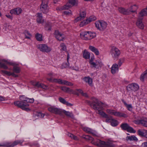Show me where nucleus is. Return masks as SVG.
Segmentation results:
<instances>
[{
  "label": "nucleus",
  "mask_w": 147,
  "mask_h": 147,
  "mask_svg": "<svg viewBox=\"0 0 147 147\" xmlns=\"http://www.w3.org/2000/svg\"><path fill=\"white\" fill-rule=\"evenodd\" d=\"M92 100L93 101V104L91 105V106L95 110L97 111V113L101 117L106 118V122L111 123L113 119V118L111 116L109 117L107 114L102 111L104 108L107 107V105L98 101L95 98H92Z\"/></svg>",
  "instance_id": "1"
},
{
  "label": "nucleus",
  "mask_w": 147,
  "mask_h": 147,
  "mask_svg": "<svg viewBox=\"0 0 147 147\" xmlns=\"http://www.w3.org/2000/svg\"><path fill=\"white\" fill-rule=\"evenodd\" d=\"M28 98L24 96H20V99L21 101H18L14 102V104L16 106L20 108L22 110L28 111L29 109L27 107L29 105L27 102Z\"/></svg>",
  "instance_id": "2"
},
{
  "label": "nucleus",
  "mask_w": 147,
  "mask_h": 147,
  "mask_svg": "<svg viewBox=\"0 0 147 147\" xmlns=\"http://www.w3.org/2000/svg\"><path fill=\"white\" fill-rule=\"evenodd\" d=\"M114 142L110 140H108L106 142L98 140L96 142H93L92 143L101 147H115L116 145L113 144Z\"/></svg>",
  "instance_id": "3"
},
{
  "label": "nucleus",
  "mask_w": 147,
  "mask_h": 147,
  "mask_svg": "<svg viewBox=\"0 0 147 147\" xmlns=\"http://www.w3.org/2000/svg\"><path fill=\"white\" fill-rule=\"evenodd\" d=\"M23 142V140H17L12 143L6 142L2 144H0V146H6L7 147H13L18 144L22 146V143Z\"/></svg>",
  "instance_id": "4"
},
{
  "label": "nucleus",
  "mask_w": 147,
  "mask_h": 147,
  "mask_svg": "<svg viewBox=\"0 0 147 147\" xmlns=\"http://www.w3.org/2000/svg\"><path fill=\"white\" fill-rule=\"evenodd\" d=\"M77 0H69V3L64 5V6L59 7L57 8V9L61 10L64 9H67L69 8L71 5L74 6L77 5Z\"/></svg>",
  "instance_id": "5"
},
{
  "label": "nucleus",
  "mask_w": 147,
  "mask_h": 147,
  "mask_svg": "<svg viewBox=\"0 0 147 147\" xmlns=\"http://www.w3.org/2000/svg\"><path fill=\"white\" fill-rule=\"evenodd\" d=\"M107 112L108 113L111 115H113L117 117H123L125 118L127 117V115L126 114L117 111L113 110L107 109Z\"/></svg>",
  "instance_id": "6"
},
{
  "label": "nucleus",
  "mask_w": 147,
  "mask_h": 147,
  "mask_svg": "<svg viewBox=\"0 0 147 147\" xmlns=\"http://www.w3.org/2000/svg\"><path fill=\"white\" fill-rule=\"evenodd\" d=\"M48 111L51 113L55 114L60 115L62 113V110L58 108L55 106H51L48 108Z\"/></svg>",
  "instance_id": "7"
},
{
  "label": "nucleus",
  "mask_w": 147,
  "mask_h": 147,
  "mask_svg": "<svg viewBox=\"0 0 147 147\" xmlns=\"http://www.w3.org/2000/svg\"><path fill=\"white\" fill-rule=\"evenodd\" d=\"M110 53L113 58H116L120 55V51L116 47L113 46L111 47Z\"/></svg>",
  "instance_id": "8"
},
{
  "label": "nucleus",
  "mask_w": 147,
  "mask_h": 147,
  "mask_svg": "<svg viewBox=\"0 0 147 147\" xmlns=\"http://www.w3.org/2000/svg\"><path fill=\"white\" fill-rule=\"evenodd\" d=\"M96 27L98 29L102 30L106 28L107 24L103 21H98L95 23Z\"/></svg>",
  "instance_id": "9"
},
{
  "label": "nucleus",
  "mask_w": 147,
  "mask_h": 147,
  "mask_svg": "<svg viewBox=\"0 0 147 147\" xmlns=\"http://www.w3.org/2000/svg\"><path fill=\"white\" fill-rule=\"evenodd\" d=\"M38 48L41 51L48 53L50 51L51 49L45 44H40L38 46Z\"/></svg>",
  "instance_id": "10"
},
{
  "label": "nucleus",
  "mask_w": 147,
  "mask_h": 147,
  "mask_svg": "<svg viewBox=\"0 0 147 147\" xmlns=\"http://www.w3.org/2000/svg\"><path fill=\"white\" fill-rule=\"evenodd\" d=\"M90 64L91 68L96 69L99 67H101L103 65L101 61L100 60L96 61L95 63L94 62H91Z\"/></svg>",
  "instance_id": "11"
},
{
  "label": "nucleus",
  "mask_w": 147,
  "mask_h": 147,
  "mask_svg": "<svg viewBox=\"0 0 147 147\" xmlns=\"http://www.w3.org/2000/svg\"><path fill=\"white\" fill-rule=\"evenodd\" d=\"M6 64L9 65H13V63L11 62H9L5 60H2L1 62L0 61V67L5 69H8V67L6 65Z\"/></svg>",
  "instance_id": "12"
},
{
  "label": "nucleus",
  "mask_w": 147,
  "mask_h": 147,
  "mask_svg": "<svg viewBox=\"0 0 147 147\" xmlns=\"http://www.w3.org/2000/svg\"><path fill=\"white\" fill-rule=\"evenodd\" d=\"M31 84L34 86L37 87L38 88H41L45 89L48 88L47 86L43 84L40 83L38 82L35 81H32Z\"/></svg>",
  "instance_id": "13"
},
{
  "label": "nucleus",
  "mask_w": 147,
  "mask_h": 147,
  "mask_svg": "<svg viewBox=\"0 0 147 147\" xmlns=\"http://www.w3.org/2000/svg\"><path fill=\"white\" fill-rule=\"evenodd\" d=\"M138 6L136 4L131 5L128 9V11L129 14L131 13H136L138 8Z\"/></svg>",
  "instance_id": "14"
},
{
  "label": "nucleus",
  "mask_w": 147,
  "mask_h": 147,
  "mask_svg": "<svg viewBox=\"0 0 147 147\" xmlns=\"http://www.w3.org/2000/svg\"><path fill=\"white\" fill-rule=\"evenodd\" d=\"M86 15V13L85 11H82L80 12V16L74 20V23H77L83 19H84Z\"/></svg>",
  "instance_id": "15"
},
{
  "label": "nucleus",
  "mask_w": 147,
  "mask_h": 147,
  "mask_svg": "<svg viewBox=\"0 0 147 147\" xmlns=\"http://www.w3.org/2000/svg\"><path fill=\"white\" fill-rule=\"evenodd\" d=\"M48 80L49 81L52 82L58 83L59 84L65 85L67 82V81L62 80L60 79H53L51 78L48 79Z\"/></svg>",
  "instance_id": "16"
},
{
  "label": "nucleus",
  "mask_w": 147,
  "mask_h": 147,
  "mask_svg": "<svg viewBox=\"0 0 147 147\" xmlns=\"http://www.w3.org/2000/svg\"><path fill=\"white\" fill-rule=\"evenodd\" d=\"M54 35L56 38L59 40H63L64 37L63 34L58 30L55 31Z\"/></svg>",
  "instance_id": "17"
},
{
  "label": "nucleus",
  "mask_w": 147,
  "mask_h": 147,
  "mask_svg": "<svg viewBox=\"0 0 147 147\" xmlns=\"http://www.w3.org/2000/svg\"><path fill=\"white\" fill-rule=\"evenodd\" d=\"M22 11V10L20 7H18L11 9L10 13L11 14L19 15L21 14Z\"/></svg>",
  "instance_id": "18"
},
{
  "label": "nucleus",
  "mask_w": 147,
  "mask_h": 147,
  "mask_svg": "<svg viewBox=\"0 0 147 147\" xmlns=\"http://www.w3.org/2000/svg\"><path fill=\"white\" fill-rule=\"evenodd\" d=\"M146 16H147V8L146 7L142 9L139 12L138 18L142 19L143 17Z\"/></svg>",
  "instance_id": "19"
},
{
  "label": "nucleus",
  "mask_w": 147,
  "mask_h": 147,
  "mask_svg": "<svg viewBox=\"0 0 147 147\" xmlns=\"http://www.w3.org/2000/svg\"><path fill=\"white\" fill-rule=\"evenodd\" d=\"M40 10L42 13L45 14L47 13L49 11L48 5H40Z\"/></svg>",
  "instance_id": "20"
},
{
  "label": "nucleus",
  "mask_w": 147,
  "mask_h": 147,
  "mask_svg": "<svg viewBox=\"0 0 147 147\" xmlns=\"http://www.w3.org/2000/svg\"><path fill=\"white\" fill-rule=\"evenodd\" d=\"M80 36L81 38L83 39L89 40V31L81 32L80 34Z\"/></svg>",
  "instance_id": "21"
},
{
  "label": "nucleus",
  "mask_w": 147,
  "mask_h": 147,
  "mask_svg": "<svg viewBox=\"0 0 147 147\" xmlns=\"http://www.w3.org/2000/svg\"><path fill=\"white\" fill-rule=\"evenodd\" d=\"M127 87L128 90L130 89L134 91L137 90L139 88V87L138 84L134 83L129 85Z\"/></svg>",
  "instance_id": "22"
},
{
  "label": "nucleus",
  "mask_w": 147,
  "mask_h": 147,
  "mask_svg": "<svg viewBox=\"0 0 147 147\" xmlns=\"http://www.w3.org/2000/svg\"><path fill=\"white\" fill-rule=\"evenodd\" d=\"M118 66V65L116 63H115L112 65L111 67V71L113 74H114L118 72L119 70Z\"/></svg>",
  "instance_id": "23"
},
{
  "label": "nucleus",
  "mask_w": 147,
  "mask_h": 147,
  "mask_svg": "<svg viewBox=\"0 0 147 147\" xmlns=\"http://www.w3.org/2000/svg\"><path fill=\"white\" fill-rule=\"evenodd\" d=\"M142 19L138 18V19L136 23V24L139 28L141 29H143L144 27V25L142 22Z\"/></svg>",
  "instance_id": "24"
},
{
  "label": "nucleus",
  "mask_w": 147,
  "mask_h": 147,
  "mask_svg": "<svg viewBox=\"0 0 147 147\" xmlns=\"http://www.w3.org/2000/svg\"><path fill=\"white\" fill-rule=\"evenodd\" d=\"M36 17V21L38 23L41 24L44 22V21L42 19V16L41 13H37Z\"/></svg>",
  "instance_id": "25"
},
{
  "label": "nucleus",
  "mask_w": 147,
  "mask_h": 147,
  "mask_svg": "<svg viewBox=\"0 0 147 147\" xmlns=\"http://www.w3.org/2000/svg\"><path fill=\"white\" fill-rule=\"evenodd\" d=\"M83 80L85 82L88 83L90 86H92V79L90 77H85L83 78Z\"/></svg>",
  "instance_id": "26"
},
{
  "label": "nucleus",
  "mask_w": 147,
  "mask_h": 147,
  "mask_svg": "<svg viewBox=\"0 0 147 147\" xmlns=\"http://www.w3.org/2000/svg\"><path fill=\"white\" fill-rule=\"evenodd\" d=\"M118 10L120 13L123 14H129L127 9H125L123 7H120L118 8Z\"/></svg>",
  "instance_id": "27"
},
{
  "label": "nucleus",
  "mask_w": 147,
  "mask_h": 147,
  "mask_svg": "<svg viewBox=\"0 0 147 147\" xmlns=\"http://www.w3.org/2000/svg\"><path fill=\"white\" fill-rule=\"evenodd\" d=\"M83 57L85 59H88L90 58V53L86 50H85L83 51Z\"/></svg>",
  "instance_id": "28"
},
{
  "label": "nucleus",
  "mask_w": 147,
  "mask_h": 147,
  "mask_svg": "<svg viewBox=\"0 0 147 147\" xmlns=\"http://www.w3.org/2000/svg\"><path fill=\"white\" fill-rule=\"evenodd\" d=\"M61 89L64 92L75 94L73 90L70 89L69 88L66 87L65 86L62 87H61Z\"/></svg>",
  "instance_id": "29"
},
{
  "label": "nucleus",
  "mask_w": 147,
  "mask_h": 147,
  "mask_svg": "<svg viewBox=\"0 0 147 147\" xmlns=\"http://www.w3.org/2000/svg\"><path fill=\"white\" fill-rule=\"evenodd\" d=\"M126 139L127 140H130L131 141L133 140L137 141L138 140L137 138L134 136H127L126 137Z\"/></svg>",
  "instance_id": "30"
},
{
  "label": "nucleus",
  "mask_w": 147,
  "mask_h": 147,
  "mask_svg": "<svg viewBox=\"0 0 147 147\" xmlns=\"http://www.w3.org/2000/svg\"><path fill=\"white\" fill-rule=\"evenodd\" d=\"M147 78V69L142 74L140 77V79L142 81H143L144 79Z\"/></svg>",
  "instance_id": "31"
},
{
  "label": "nucleus",
  "mask_w": 147,
  "mask_h": 147,
  "mask_svg": "<svg viewBox=\"0 0 147 147\" xmlns=\"http://www.w3.org/2000/svg\"><path fill=\"white\" fill-rule=\"evenodd\" d=\"M122 102L126 106L128 110L131 111L132 109V107L131 105H128L123 100H122Z\"/></svg>",
  "instance_id": "32"
},
{
  "label": "nucleus",
  "mask_w": 147,
  "mask_h": 147,
  "mask_svg": "<svg viewBox=\"0 0 147 147\" xmlns=\"http://www.w3.org/2000/svg\"><path fill=\"white\" fill-rule=\"evenodd\" d=\"M64 113L67 116L70 117H73L74 116L72 113L71 112L66 111L64 110H62V113Z\"/></svg>",
  "instance_id": "33"
},
{
  "label": "nucleus",
  "mask_w": 147,
  "mask_h": 147,
  "mask_svg": "<svg viewBox=\"0 0 147 147\" xmlns=\"http://www.w3.org/2000/svg\"><path fill=\"white\" fill-rule=\"evenodd\" d=\"M138 123L141 124L143 126L145 127H147V119H144L139 121Z\"/></svg>",
  "instance_id": "34"
},
{
  "label": "nucleus",
  "mask_w": 147,
  "mask_h": 147,
  "mask_svg": "<svg viewBox=\"0 0 147 147\" xmlns=\"http://www.w3.org/2000/svg\"><path fill=\"white\" fill-rule=\"evenodd\" d=\"M76 90L78 91L83 96L86 98H88V96L86 92H84L82 90L80 89H77Z\"/></svg>",
  "instance_id": "35"
},
{
  "label": "nucleus",
  "mask_w": 147,
  "mask_h": 147,
  "mask_svg": "<svg viewBox=\"0 0 147 147\" xmlns=\"http://www.w3.org/2000/svg\"><path fill=\"white\" fill-rule=\"evenodd\" d=\"M36 39L39 41H41L42 40V35L41 34L37 33L36 35Z\"/></svg>",
  "instance_id": "36"
},
{
  "label": "nucleus",
  "mask_w": 147,
  "mask_h": 147,
  "mask_svg": "<svg viewBox=\"0 0 147 147\" xmlns=\"http://www.w3.org/2000/svg\"><path fill=\"white\" fill-rule=\"evenodd\" d=\"M96 36L95 33L92 32H89V39L93 38L95 37Z\"/></svg>",
  "instance_id": "37"
},
{
  "label": "nucleus",
  "mask_w": 147,
  "mask_h": 147,
  "mask_svg": "<svg viewBox=\"0 0 147 147\" xmlns=\"http://www.w3.org/2000/svg\"><path fill=\"white\" fill-rule=\"evenodd\" d=\"M96 18L94 16H91L89 18L86 19V20L88 22V23H89L90 22L95 20Z\"/></svg>",
  "instance_id": "38"
},
{
  "label": "nucleus",
  "mask_w": 147,
  "mask_h": 147,
  "mask_svg": "<svg viewBox=\"0 0 147 147\" xmlns=\"http://www.w3.org/2000/svg\"><path fill=\"white\" fill-rule=\"evenodd\" d=\"M111 125L113 127H115L118 125V122L117 120L113 119L111 122Z\"/></svg>",
  "instance_id": "39"
},
{
  "label": "nucleus",
  "mask_w": 147,
  "mask_h": 147,
  "mask_svg": "<svg viewBox=\"0 0 147 147\" xmlns=\"http://www.w3.org/2000/svg\"><path fill=\"white\" fill-rule=\"evenodd\" d=\"M68 136L72 139H74L76 140H78V139L77 136L74 135L73 134L71 133H69L68 134Z\"/></svg>",
  "instance_id": "40"
},
{
  "label": "nucleus",
  "mask_w": 147,
  "mask_h": 147,
  "mask_svg": "<svg viewBox=\"0 0 147 147\" xmlns=\"http://www.w3.org/2000/svg\"><path fill=\"white\" fill-rule=\"evenodd\" d=\"M129 126V125L127 123H123L121 125V127L123 129L126 130Z\"/></svg>",
  "instance_id": "41"
},
{
  "label": "nucleus",
  "mask_w": 147,
  "mask_h": 147,
  "mask_svg": "<svg viewBox=\"0 0 147 147\" xmlns=\"http://www.w3.org/2000/svg\"><path fill=\"white\" fill-rule=\"evenodd\" d=\"M60 47L61 48V51H65L66 49V47L63 43H61L60 45Z\"/></svg>",
  "instance_id": "42"
},
{
  "label": "nucleus",
  "mask_w": 147,
  "mask_h": 147,
  "mask_svg": "<svg viewBox=\"0 0 147 147\" xmlns=\"http://www.w3.org/2000/svg\"><path fill=\"white\" fill-rule=\"evenodd\" d=\"M88 24V22L86 20H84L80 22V27H82L87 24Z\"/></svg>",
  "instance_id": "43"
},
{
  "label": "nucleus",
  "mask_w": 147,
  "mask_h": 147,
  "mask_svg": "<svg viewBox=\"0 0 147 147\" xmlns=\"http://www.w3.org/2000/svg\"><path fill=\"white\" fill-rule=\"evenodd\" d=\"M25 37L26 38L28 39H30L32 37V35L28 32H26L25 33Z\"/></svg>",
  "instance_id": "44"
},
{
  "label": "nucleus",
  "mask_w": 147,
  "mask_h": 147,
  "mask_svg": "<svg viewBox=\"0 0 147 147\" xmlns=\"http://www.w3.org/2000/svg\"><path fill=\"white\" fill-rule=\"evenodd\" d=\"M126 130L127 131L130 133H135L136 132V131L134 130L132 127L129 126H128Z\"/></svg>",
  "instance_id": "45"
},
{
  "label": "nucleus",
  "mask_w": 147,
  "mask_h": 147,
  "mask_svg": "<svg viewBox=\"0 0 147 147\" xmlns=\"http://www.w3.org/2000/svg\"><path fill=\"white\" fill-rule=\"evenodd\" d=\"M13 71L16 73H18L20 72V69L19 67L15 66L13 67Z\"/></svg>",
  "instance_id": "46"
},
{
  "label": "nucleus",
  "mask_w": 147,
  "mask_h": 147,
  "mask_svg": "<svg viewBox=\"0 0 147 147\" xmlns=\"http://www.w3.org/2000/svg\"><path fill=\"white\" fill-rule=\"evenodd\" d=\"M83 129L84 131L86 132L90 133V132H92V129L87 127H83Z\"/></svg>",
  "instance_id": "47"
},
{
  "label": "nucleus",
  "mask_w": 147,
  "mask_h": 147,
  "mask_svg": "<svg viewBox=\"0 0 147 147\" xmlns=\"http://www.w3.org/2000/svg\"><path fill=\"white\" fill-rule=\"evenodd\" d=\"M1 71L2 73L8 76H11V73L9 71H8L5 70H1Z\"/></svg>",
  "instance_id": "48"
},
{
  "label": "nucleus",
  "mask_w": 147,
  "mask_h": 147,
  "mask_svg": "<svg viewBox=\"0 0 147 147\" xmlns=\"http://www.w3.org/2000/svg\"><path fill=\"white\" fill-rule=\"evenodd\" d=\"M49 3V0H42V3L41 5H48Z\"/></svg>",
  "instance_id": "49"
},
{
  "label": "nucleus",
  "mask_w": 147,
  "mask_h": 147,
  "mask_svg": "<svg viewBox=\"0 0 147 147\" xmlns=\"http://www.w3.org/2000/svg\"><path fill=\"white\" fill-rule=\"evenodd\" d=\"M138 134L141 136H144V130H138Z\"/></svg>",
  "instance_id": "50"
},
{
  "label": "nucleus",
  "mask_w": 147,
  "mask_h": 147,
  "mask_svg": "<svg viewBox=\"0 0 147 147\" xmlns=\"http://www.w3.org/2000/svg\"><path fill=\"white\" fill-rule=\"evenodd\" d=\"M59 99L60 102L64 104H65L66 101L64 98L60 97L59 98Z\"/></svg>",
  "instance_id": "51"
},
{
  "label": "nucleus",
  "mask_w": 147,
  "mask_h": 147,
  "mask_svg": "<svg viewBox=\"0 0 147 147\" xmlns=\"http://www.w3.org/2000/svg\"><path fill=\"white\" fill-rule=\"evenodd\" d=\"M34 100L33 98H28L27 102L28 103V102L33 103L34 102Z\"/></svg>",
  "instance_id": "52"
},
{
  "label": "nucleus",
  "mask_w": 147,
  "mask_h": 147,
  "mask_svg": "<svg viewBox=\"0 0 147 147\" xmlns=\"http://www.w3.org/2000/svg\"><path fill=\"white\" fill-rule=\"evenodd\" d=\"M69 67V63L68 64H65L63 63V64L61 66V68H63L64 67Z\"/></svg>",
  "instance_id": "53"
},
{
  "label": "nucleus",
  "mask_w": 147,
  "mask_h": 147,
  "mask_svg": "<svg viewBox=\"0 0 147 147\" xmlns=\"http://www.w3.org/2000/svg\"><path fill=\"white\" fill-rule=\"evenodd\" d=\"M124 61V59L123 58H122L119 59L118 64L119 66H121L122 63Z\"/></svg>",
  "instance_id": "54"
},
{
  "label": "nucleus",
  "mask_w": 147,
  "mask_h": 147,
  "mask_svg": "<svg viewBox=\"0 0 147 147\" xmlns=\"http://www.w3.org/2000/svg\"><path fill=\"white\" fill-rule=\"evenodd\" d=\"M48 75V76H49V77H50V78H47V80H48H48V79H50L51 78L53 79H55V78H53L54 76V74H53V73H49Z\"/></svg>",
  "instance_id": "55"
},
{
  "label": "nucleus",
  "mask_w": 147,
  "mask_h": 147,
  "mask_svg": "<svg viewBox=\"0 0 147 147\" xmlns=\"http://www.w3.org/2000/svg\"><path fill=\"white\" fill-rule=\"evenodd\" d=\"M89 49L92 52H93L96 49V48L95 47H94L92 46H89Z\"/></svg>",
  "instance_id": "56"
},
{
  "label": "nucleus",
  "mask_w": 147,
  "mask_h": 147,
  "mask_svg": "<svg viewBox=\"0 0 147 147\" xmlns=\"http://www.w3.org/2000/svg\"><path fill=\"white\" fill-rule=\"evenodd\" d=\"M64 13L65 14L68 15H71V11L70 10H67L66 11H65L64 12Z\"/></svg>",
  "instance_id": "57"
},
{
  "label": "nucleus",
  "mask_w": 147,
  "mask_h": 147,
  "mask_svg": "<svg viewBox=\"0 0 147 147\" xmlns=\"http://www.w3.org/2000/svg\"><path fill=\"white\" fill-rule=\"evenodd\" d=\"M94 59V55H93L92 56H91V58L90 59L89 61V63H91V62H93V61Z\"/></svg>",
  "instance_id": "58"
},
{
  "label": "nucleus",
  "mask_w": 147,
  "mask_h": 147,
  "mask_svg": "<svg viewBox=\"0 0 147 147\" xmlns=\"http://www.w3.org/2000/svg\"><path fill=\"white\" fill-rule=\"evenodd\" d=\"M37 116L38 117H39L41 118H43L44 117V114H42L40 112H39L37 113Z\"/></svg>",
  "instance_id": "59"
},
{
  "label": "nucleus",
  "mask_w": 147,
  "mask_h": 147,
  "mask_svg": "<svg viewBox=\"0 0 147 147\" xmlns=\"http://www.w3.org/2000/svg\"><path fill=\"white\" fill-rule=\"evenodd\" d=\"M90 133L92 134L93 136H97V133L96 132L93 131L92 130V132H90Z\"/></svg>",
  "instance_id": "60"
},
{
  "label": "nucleus",
  "mask_w": 147,
  "mask_h": 147,
  "mask_svg": "<svg viewBox=\"0 0 147 147\" xmlns=\"http://www.w3.org/2000/svg\"><path fill=\"white\" fill-rule=\"evenodd\" d=\"M96 55H98L99 54V53L97 49H96L93 52Z\"/></svg>",
  "instance_id": "61"
},
{
  "label": "nucleus",
  "mask_w": 147,
  "mask_h": 147,
  "mask_svg": "<svg viewBox=\"0 0 147 147\" xmlns=\"http://www.w3.org/2000/svg\"><path fill=\"white\" fill-rule=\"evenodd\" d=\"M65 85L70 86H73V84L72 83L69 82L68 81H67V82L66 83Z\"/></svg>",
  "instance_id": "62"
},
{
  "label": "nucleus",
  "mask_w": 147,
  "mask_h": 147,
  "mask_svg": "<svg viewBox=\"0 0 147 147\" xmlns=\"http://www.w3.org/2000/svg\"><path fill=\"white\" fill-rule=\"evenodd\" d=\"M65 105H66L67 106H71L73 105L71 104L70 103H69L68 102L66 101L65 104Z\"/></svg>",
  "instance_id": "63"
},
{
  "label": "nucleus",
  "mask_w": 147,
  "mask_h": 147,
  "mask_svg": "<svg viewBox=\"0 0 147 147\" xmlns=\"http://www.w3.org/2000/svg\"><path fill=\"white\" fill-rule=\"evenodd\" d=\"M142 146L144 147H147V142H144L142 143Z\"/></svg>",
  "instance_id": "64"
}]
</instances>
